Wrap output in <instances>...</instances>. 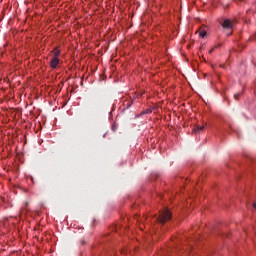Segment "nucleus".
<instances>
[{
	"label": "nucleus",
	"mask_w": 256,
	"mask_h": 256,
	"mask_svg": "<svg viewBox=\"0 0 256 256\" xmlns=\"http://www.w3.org/2000/svg\"><path fill=\"white\" fill-rule=\"evenodd\" d=\"M172 218V214L169 211V209H164L162 211H160V215L158 217V222H160L162 225H165V223H167V221H171Z\"/></svg>",
	"instance_id": "obj_1"
},
{
	"label": "nucleus",
	"mask_w": 256,
	"mask_h": 256,
	"mask_svg": "<svg viewBox=\"0 0 256 256\" xmlns=\"http://www.w3.org/2000/svg\"><path fill=\"white\" fill-rule=\"evenodd\" d=\"M222 27L223 29H233V21L226 19L223 23H222Z\"/></svg>",
	"instance_id": "obj_2"
},
{
	"label": "nucleus",
	"mask_w": 256,
	"mask_h": 256,
	"mask_svg": "<svg viewBox=\"0 0 256 256\" xmlns=\"http://www.w3.org/2000/svg\"><path fill=\"white\" fill-rule=\"evenodd\" d=\"M57 65H59V58L53 57L50 61L51 69H57Z\"/></svg>",
	"instance_id": "obj_3"
},
{
	"label": "nucleus",
	"mask_w": 256,
	"mask_h": 256,
	"mask_svg": "<svg viewBox=\"0 0 256 256\" xmlns=\"http://www.w3.org/2000/svg\"><path fill=\"white\" fill-rule=\"evenodd\" d=\"M53 53H54V57H57L59 58V55H61V51H59V48H54L53 50Z\"/></svg>",
	"instance_id": "obj_4"
},
{
	"label": "nucleus",
	"mask_w": 256,
	"mask_h": 256,
	"mask_svg": "<svg viewBox=\"0 0 256 256\" xmlns=\"http://www.w3.org/2000/svg\"><path fill=\"white\" fill-rule=\"evenodd\" d=\"M206 35H207V31L202 30V29L199 30V36H200L202 39L205 38Z\"/></svg>",
	"instance_id": "obj_5"
},
{
	"label": "nucleus",
	"mask_w": 256,
	"mask_h": 256,
	"mask_svg": "<svg viewBox=\"0 0 256 256\" xmlns=\"http://www.w3.org/2000/svg\"><path fill=\"white\" fill-rule=\"evenodd\" d=\"M205 129V126H197L194 131L199 132V131H203Z\"/></svg>",
	"instance_id": "obj_6"
},
{
	"label": "nucleus",
	"mask_w": 256,
	"mask_h": 256,
	"mask_svg": "<svg viewBox=\"0 0 256 256\" xmlns=\"http://www.w3.org/2000/svg\"><path fill=\"white\" fill-rule=\"evenodd\" d=\"M239 95H241V94L238 93V94H235V95H234V99H236V101H239Z\"/></svg>",
	"instance_id": "obj_7"
},
{
	"label": "nucleus",
	"mask_w": 256,
	"mask_h": 256,
	"mask_svg": "<svg viewBox=\"0 0 256 256\" xmlns=\"http://www.w3.org/2000/svg\"><path fill=\"white\" fill-rule=\"evenodd\" d=\"M213 51H214V48H212V49L209 51V53L211 54V53H213Z\"/></svg>",
	"instance_id": "obj_8"
},
{
	"label": "nucleus",
	"mask_w": 256,
	"mask_h": 256,
	"mask_svg": "<svg viewBox=\"0 0 256 256\" xmlns=\"http://www.w3.org/2000/svg\"><path fill=\"white\" fill-rule=\"evenodd\" d=\"M253 207H254V209H256V202L253 203Z\"/></svg>",
	"instance_id": "obj_9"
}]
</instances>
